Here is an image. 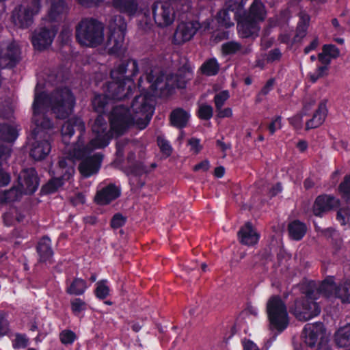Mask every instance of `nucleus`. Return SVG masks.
Instances as JSON below:
<instances>
[{"mask_svg":"<svg viewBox=\"0 0 350 350\" xmlns=\"http://www.w3.org/2000/svg\"><path fill=\"white\" fill-rule=\"evenodd\" d=\"M217 21L219 23L226 27H229L234 25L233 21H231L230 17L229 12L225 10H221L217 14Z\"/></svg>","mask_w":350,"mask_h":350,"instance_id":"37","label":"nucleus"},{"mask_svg":"<svg viewBox=\"0 0 350 350\" xmlns=\"http://www.w3.org/2000/svg\"><path fill=\"white\" fill-rule=\"evenodd\" d=\"M282 128L281 117L277 116L273 118L271 123L268 126L269 131L273 135L276 131Z\"/></svg>","mask_w":350,"mask_h":350,"instance_id":"47","label":"nucleus"},{"mask_svg":"<svg viewBox=\"0 0 350 350\" xmlns=\"http://www.w3.org/2000/svg\"><path fill=\"white\" fill-rule=\"evenodd\" d=\"M338 204V200L335 198L327 195L320 196L316 199L313 211L315 215L321 216L323 213L331 210Z\"/></svg>","mask_w":350,"mask_h":350,"instance_id":"18","label":"nucleus"},{"mask_svg":"<svg viewBox=\"0 0 350 350\" xmlns=\"http://www.w3.org/2000/svg\"><path fill=\"white\" fill-rule=\"evenodd\" d=\"M297 147L301 151H304L307 148V144L305 141H301L297 144Z\"/></svg>","mask_w":350,"mask_h":350,"instance_id":"62","label":"nucleus"},{"mask_svg":"<svg viewBox=\"0 0 350 350\" xmlns=\"http://www.w3.org/2000/svg\"><path fill=\"white\" fill-rule=\"evenodd\" d=\"M290 123L296 129H299L302 126V117L300 115H297L289 120Z\"/></svg>","mask_w":350,"mask_h":350,"instance_id":"53","label":"nucleus"},{"mask_svg":"<svg viewBox=\"0 0 350 350\" xmlns=\"http://www.w3.org/2000/svg\"><path fill=\"white\" fill-rule=\"evenodd\" d=\"M113 4L120 12L129 16L135 14L138 9L136 0H113Z\"/></svg>","mask_w":350,"mask_h":350,"instance_id":"23","label":"nucleus"},{"mask_svg":"<svg viewBox=\"0 0 350 350\" xmlns=\"http://www.w3.org/2000/svg\"><path fill=\"white\" fill-rule=\"evenodd\" d=\"M327 113L326 102L323 100L319 103L318 109L314 112L312 118L307 122L306 129H314L321 125L325 120Z\"/></svg>","mask_w":350,"mask_h":350,"instance_id":"20","label":"nucleus"},{"mask_svg":"<svg viewBox=\"0 0 350 350\" xmlns=\"http://www.w3.org/2000/svg\"><path fill=\"white\" fill-rule=\"evenodd\" d=\"M327 74V66H323L319 67L314 73L310 74V78L312 82H315L318 79L323 77Z\"/></svg>","mask_w":350,"mask_h":350,"instance_id":"45","label":"nucleus"},{"mask_svg":"<svg viewBox=\"0 0 350 350\" xmlns=\"http://www.w3.org/2000/svg\"><path fill=\"white\" fill-rule=\"evenodd\" d=\"M11 149L8 146H0V187L7 185L10 181V175L6 173L2 166L6 163L7 160L10 157Z\"/></svg>","mask_w":350,"mask_h":350,"instance_id":"21","label":"nucleus"},{"mask_svg":"<svg viewBox=\"0 0 350 350\" xmlns=\"http://www.w3.org/2000/svg\"><path fill=\"white\" fill-rule=\"evenodd\" d=\"M267 313L271 330L279 332L284 330L288 324V316L285 304L280 297H271L267 303Z\"/></svg>","mask_w":350,"mask_h":350,"instance_id":"8","label":"nucleus"},{"mask_svg":"<svg viewBox=\"0 0 350 350\" xmlns=\"http://www.w3.org/2000/svg\"><path fill=\"white\" fill-rule=\"evenodd\" d=\"M186 85V79L177 75L159 77L151 85L154 90H160L161 92L167 90L170 92L172 90L184 88Z\"/></svg>","mask_w":350,"mask_h":350,"instance_id":"13","label":"nucleus"},{"mask_svg":"<svg viewBox=\"0 0 350 350\" xmlns=\"http://www.w3.org/2000/svg\"><path fill=\"white\" fill-rule=\"evenodd\" d=\"M31 331H38L40 336H44L49 333V329H42L40 327V322H34L30 327Z\"/></svg>","mask_w":350,"mask_h":350,"instance_id":"52","label":"nucleus"},{"mask_svg":"<svg viewBox=\"0 0 350 350\" xmlns=\"http://www.w3.org/2000/svg\"><path fill=\"white\" fill-rule=\"evenodd\" d=\"M349 209L340 210L337 214V219L342 225H345L349 221Z\"/></svg>","mask_w":350,"mask_h":350,"instance_id":"48","label":"nucleus"},{"mask_svg":"<svg viewBox=\"0 0 350 350\" xmlns=\"http://www.w3.org/2000/svg\"><path fill=\"white\" fill-rule=\"evenodd\" d=\"M200 25L196 21L182 22L178 24L174 35L176 44H182L190 40L196 33Z\"/></svg>","mask_w":350,"mask_h":350,"instance_id":"14","label":"nucleus"},{"mask_svg":"<svg viewBox=\"0 0 350 350\" xmlns=\"http://www.w3.org/2000/svg\"><path fill=\"white\" fill-rule=\"evenodd\" d=\"M19 59L20 51L18 44L12 42L1 51L0 67H12L19 61Z\"/></svg>","mask_w":350,"mask_h":350,"instance_id":"15","label":"nucleus"},{"mask_svg":"<svg viewBox=\"0 0 350 350\" xmlns=\"http://www.w3.org/2000/svg\"><path fill=\"white\" fill-rule=\"evenodd\" d=\"M239 48L240 46L238 43L230 42L223 44L222 51L225 54H230L237 51Z\"/></svg>","mask_w":350,"mask_h":350,"instance_id":"46","label":"nucleus"},{"mask_svg":"<svg viewBox=\"0 0 350 350\" xmlns=\"http://www.w3.org/2000/svg\"><path fill=\"white\" fill-rule=\"evenodd\" d=\"M79 42L88 46H96L104 41V25L97 20L85 18L77 28Z\"/></svg>","mask_w":350,"mask_h":350,"instance_id":"5","label":"nucleus"},{"mask_svg":"<svg viewBox=\"0 0 350 350\" xmlns=\"http://www.w3.org/2000/svg\"><path fill=\"white\" fill-rule=\"evenodd\" d=\"M88 286L85 280L77 278L73 280L70 285L67 288V293L72 295H79L83 294Z\"/></svg>","mask_w":350,"mask_h":350,"instance_id":"30","label":"nucleus"},{"mask_svg":"<svg viewBox=\"0 0 350 350\" xmlns=\"http://www.w3.org/2000/svg\"><path fill=\"white\" fill-rule=\"evenodd\" d=\"M339 191L342 198L350 202V174L345 176L344 181L340 185Z\"/></svg>","mask_w":350,"mask_h":350,"instance_id":"36","label":"nucleus"},{"mask_svg":"<svg viewBox=\"0 0 350 350\" xmlns=\"http://www.w3.org/2000/svg\"><path fill=\"white\" fill-rule=\"evenodd\" d=\"M282 190V187L280 186V185L278 184L276 185L275 186H274L271 191V196H275L277 195L278 193H279Z\"/></svg>","mask_w":350,"mask_h":350,"instance_id":"60","label":"nucleus"},{"mask_svg":"<svg viewBox=\"0 0 350 350\" xmlns=\"http://www.w3.org/2000/svg\"><path fill=\"white\" fill-rule=\"evenodd\" d=\"M274 85V80L270 79L269 80L265 85L263 87V88L261 90V94L266 95L273 88Z\"/></svg>","mask_w":350,"mask_h":350,"instance_id":"56","label":"nucleus"},{"mask_svg":"<svg viewBox=\"0 0 350 350\" xmlns=\"http://www.w3.org/2000/svg\"><path fill=\"white\" fill-rule=\"evenodd\" d=\"M198 113L202 119H210L213 116V108L210 105H202L199 108Z\"/></svg>","mask_w":350,"mask_h":350,"instance_id":"42","label":"nucleus"},{"mask_svg":"<svg viewBox=\"0 0 350 350\" xmlns=\"http://www.w3.org/2000/svg\"><path fill=\"white\" fill-rule=\"evenodd\" d=\"M249 310L252 314L256 315L258 314V309L255 307H250Z\"/></svg>","mask_w":350,"mask_h":350,"instance_id":"64","label":"nucleus"},{"mask_svg":"<svg viewBox=\"0 0 350 350\" xmlns=\"http://www.w3.org/2000/svg\"><path fill=\"white\" fill-rule=\"evenodd\" d=\"M304 293L295 301L291 312L298 320L306 321L320 314V307L315 300L321 295L329 300L338 298L343 303H350V279L336 285L333 278H327L318 287L314 282H310Z\"/></svg>","mask_w":350,"mask_h":350,"instance_id":"3","label":"nucleus"},{"mask_svg":"<svg viewBox=\"0 0 350 350\" xmlns=\"http://www.w3.org/2000/svg\"><path fill=\"white\" fill-rule=\"evenodd\" d=\"M304 337L306 344L310 347H317L321 349L327 342V336L322 323L306 325Z\"/></svg>","mask_w":350,"mask_h":350,"instance_id":"10","label":"nucleus"},{"mask_svg":"<svg viewBox=\"0 0 350 350\" xmlns=\"http://www.w3.org/2000/svg\"><path fill=\"white\" fill-rule=\"evenodd\" d=\"M299 22L297 29V38H302L306 34L307 28L310 23V16L308 14L301 12L299 16Z\"/></svg>","mask_w":350,"mask_h":350,"instance_id":"31","label":"nucleus"},{"mask_svg":"<svg viewBox=\"0 0 350 350\" xmlns=\"http://www.w3.org/2000/svg\"><path fill=\"white\" fill-rule=\"evenodd\" d=\"M127 66V63L123 62L112 70L111 76L113 81L107 86V94L96 95L92 100L93 107L96 111H103L105 106L107 104V97L122 99L131 91L133 83L130 79L124 77Z\"/></svg>","mask_w":350,"mask_h":350,"instance_id":"4","label":"nucleus"},{"mask_svg":"<svg viewBox=\"0 0 350 350\" xmlns=\"http://www.w3.org/2000/svg\"><path fill=\"white\" fill-rule=\"evenodd\" d=\"M260 234L256 232L250 222H247L238 232V239L243 245L252 246L256 244Z\"/></svg>","mask_w":350,"mask_h":350,"instance_id":"16","label":"nucleus"},{"mask_svg":"<svg viewBox=\"0 0 350 350\" xmlns=\"http://www.w3.org/2000/svg\"><path fill=\"white\" fill-rule=\"evenodd\" d=\"M125 25L120 23L118 26L111 24L107 38L103 44L105 49L109 53L116 54L124 48Z\"/></svg>","mask_w":350,"mask_h":350,"instance_id":"9","label":"nucleus"},{"mask_svg":"<svg viewBox=\"0 0 350 350\" xmlns=\"http://www.w3.org/2000/svg\"><path fill=\"white\" fill-rule=\"evenodd\" d=\"M74 126L80 132L83 131L85 129L84 123L80 118H74L65 122L62 129V134L63 135L65 143L67 142L66 137H70L73 135Z\"/></svg>","mask_w":350,"mask_h":350,"instance_id":"22","label":"nucleus"},{"mask_svg":"<svg viewBox=\"0 0 350 350\" xmlns=\"http://www.w3.org/2000/svg\"><path fill=\"white\" fill-rule=\"evenodd\" d=\"M39 91V87L36 86L32 105L33 137L29 139L30 155L35 160L44 159L51 148L48 140L42 139L52 126L45 112L51 109L57 118H65L72 113L75 103V97L68 88L57 89L50 96Z\"/></svg>","mask_w":350,"mask_h":350,"instance_id":"2","label":"nucleus"},{"mask_svg":"<svg viewBox=\"0 0 350 350\" xmlns=\"http://www.w3.org/2000/svg\"><path fill=\"white\" fill-rule=\"evenodd\" d=\"M29 344L28 338L22 334H16L13 341V347L14 348H25Z\"/></svg>","mask_w":350,"mask_h":350,"instance_id":"43","label":"nucleus"},{"mask_svg":"<svg viewBox=\"0 0 350 350\" xmlns=\"http://www.w3.org/2000/svg\"><path fill=\"white\" fill-rule=\"evenodd\" d=\"M38 252L42 261L46 262L50 260L53 253L51 247V240L49 238L43 237L39 241Z\"/></svg>","mask_w":350,"mask_h":350,"instance_id":"25","label":"nucleus"},{"mask_svg":"<svg viewBox=\"0 0 350 350\" xmlns=\"http://www.w3.org/2000/svg\"><path fill=\"white\" fill-rule=\"evenodd\" d=\"M219 70V64L216 59H211L202 66V71L207 75H214Z\"/></svg>","mask_w":350,"mask_h":350,"instance_id":"34","label":"nucleus"},{"mask_svg":"<svg viewBox=\"0 0 350 350\" xmlns=\"http://www.w3.org/2000/svg\"><path fill=\"white\" fill-rule=\"evenodd\" d=\"M335 146H336V148L337 149H338V150H339L340 148V149H346V148H347V142H344V141L341 140V141H339L338 142H336V143L335 144Z\"/></svg>","mask_w":350,"mask_h":350,"instance_id":"61","label":"nucleus"},{"mask_svg":"<svg viewBox=\"0 0 350 350\" xmlns=\"http://www.w3.org/2000/svg\"><path fill=\"white\" fill-rule=\"evenodd\" d=\"M215 176L217 178H221L225 173V170L223 167L219 166L215 169Z\"/></svg>","mask_w":350,"mask_h":350,"instance_id":"58","label":"nucleus"},{"mask_svg":"<svg viewBox=\"0 0 350 350\" xmlns=\"http://www.w3.org/2000/svg\"><path fill=\"white\" fill-rule=\"evenodd\" d=\"M40 327L43 330V329H49V332H50V324L49 323H47L46 324V326L45 327L44 324V323H42L41 322H40Z\"/></svg>","mask_w":350,"mask_h":350,"instance_id":"63","label":"nucleus"},{"mask_svg":"<svg viewBox=\"0 0 350 350\" xmlns=\"http://www.w3.org/2000/svg\"><path fill=\"white\" fill-rule=\"evenodd\" d=\"M9 332L8 321L5 318V313L0 311V338Z\"/></svg>","mask_w":350,"mask_h":350,"instance_id":"44","label":"nucleus"},{"mask_svg":"<svg viewBox=\"0 0 350 350\" xmlns=\"http://www.w3.org/2000/svg\"><path fill=\"white\" fill-rule=\"evenodd\" d=\"M243 350H259L257 345L250 340H243Z\"/></svg>","mask_w":350,"mask_h":350,"instance_id":"54","label":"nucleus"},{"mask_svg":"<svg viewBox=\"0 0 350 350\" xmlns=\"http://www.w3.org/2000/svg\"><path fill=\"white\" fill-rule=\"evenodd\" d=\"M189 144L190 146L191 150H192L195 153L199 152L202 149V146L200 145V140L198 139H191L189 141Z\"/></svg>","mask_w":350,"mask_h":350,"instance_id":"50","label":"nucleus"},{"mask_svg":"<svg viewBox=\"0 0 350 350\" xmlns=\"http://www.w3.org/2000/svg\"><path fill=\"white\" fill-rule=\"evenodd\" d=\"M150 102V96L141 94L135 98L130 110L122 106L115 107L110 116V129L102 116L96 118L92 126V138L89 144L85 146L84 141L80 137L72 154V157L82 159L79 169L83 176H90L98 171L102 157L99 153L92 152L93 150L107 146L113 133H121L132 124L140 129L148 125L153 113Z\"/></svg>","mask_w":350,"mask_h":350,"instance_id":"1","label":"nucleus"},{"mask_svg":"<svg viewBox=\"0 0 350 350\" xmlns=\"http://www.w3.org/2000/svg\"><path fill=\"white\" fill-rule=\"evenodd\" d=\"M217 112V116L219 118H230L232 116V111L231 108H225L222 109L221 108H216Z\"/></svg>","mask_w":350,"mask_h":350,"instance_id":"51","label":"nucleus"},{"mask_svg":"<svg viewBox=\"0 0 350 350\" xmlns=\"http://www.w3.org/2000/svg\"><path fill=\"white\" fill-rule=\"evenodd\" d=\"M109 287L106 280L100 281L96 283L95 294L98 298L104 299L107 297L109 294Z\"/></svg>","mask_w":350,"mask_h":350,"instance_id":"35","label":"nucleus"},{"mask_svg":"<svg viewBox=\"0 0 350 350\" xmlns=\"http://www.w3.org/2000/svg\"><path fill=\"white\" fill-rule=\"evenodd\" d=\"M210 167L209 162L207 160L203 161L201 163L196 165L193 167L195 171H202L206 172Z\"/></svg>","mask_w":350,"mask_h":350,"instance_id":"55","label":"nucleus"},{"mask_svg":"<svg viewBox=\"0 0 350 350\" xmlns=\"http://www.w3.org/2000/svg\"><path fill=\"white\" fill-rule=\"evenodd\" d=\"M319 44V41L317 39H314L309 46H306L305 49H304V52L305 53H310L311 51L317 48V46H318Z\"/></svg>","mask_w":350,"mask_h":350,"instance_id":"57","label":"nucleus"},{"mask_svg":"<svg viewBox=\"0 0 350 350\" xmlns=\"http://www.w3.org/2000/svg\"><path fill=\"white\" fill-rule=\"evenodd\" d=\"M152 10L154 22L158 27H165L174 21L175 12L168 2H157L152 5Z\"/></svg>","mask_w":350,"mask_h":350,"instance_id":"11","label":"nucleus"},{"mask_svg":"<svg viewBox=\"0 0 350 350\" xmlns=\"http://www.w3.org/2000/svg\"><path fill=\"white\" fill-rule=\"evenodd\" d=\"M288 232L290 236L295 240L301 239L306 232V227L304 224L295 221L288 226Z\"/></svg>","mask_w":350,"mask_h":350,"instance_id":"27","label":"nucleus"},{"mask_svg":"<svg viewBox=\"0 0 350 350\" xmlns=\"http://www.w3.org/2000/svg\"><path fill=\"white\" fill-rule=\"evenodd\" d=\"M74 166V161L72 159H61L58 164L52 169L51 172L53 178L42 187V192L46 194L55 192L64 185L65 181L69 180L73 176Z\"/></svg>","mask_w":350,"mask_h":350,"instance_id":"7","label":"nucleus"},{"mask_svg":"<svg viewBox=\"0 0 350 350\" xmlns=\"http://www.w3.org/2000/svg\"><path fill=\"white\" fill-rule=\"evenodd\" d=\"M20 194H31L38 187V177L33 168L23 170L18 178Z\"/></svg>","mask_w":350,"mask_h":350,"instance_id":"12","label":"nucleus"},{"mask_svg":"<svg viewBox=\"0 0 350 350\" xmlns=\"http://www.w3.org/2000/svg\"><path fill=\"white\" fill-rule=\"evenodd\" d=\"M190 115L181 109H177L171 113L172 124L177 128L185 126L189 120Z\"/></svg>","mask_w":350,"mask_h":350,"instance_id":"24","label":"nucleus"},{"mask_svg":"<svg viewBox=\"0 0 350 350\" xmlns=\"http://www.w3.org/2000/svg\"><path fill=\"white\" fill-rule=\"evenodd\" d=\"M119 189L113 185H109L98 191L95 196V201L98 204H107L120 196Z\"/></svg>","mask_w":350,"mask_h":350,"instance_id":"19","label":"nucleus"},{"mask_svg":"<svg viewBox=\"0 0 350 350\" xmlns=\"http://www.w3.org/2000/svg\"><path fill=\"white\" fill-rule=\"evenodd\" d=\"M22 219L23 216L15 208H10V211L5 213L3 215V221L6 226H10L13 224L15 220L21 221Z\"/></svg>","mask_w":350,"mask_h":350,"instance_id":"33","label":"nucleus"},{"mask_svg":"<svg viewBox=\"0 0 350 350\" xmlns=\"http://www.w3.org/2000/svg\"><path fill=\"white\" fill-rule=\"evenodd\" d=\"M79 3L83 5H89L91 3L96 4L103 0H77Z\"/></svg>","mask_w":350,"mask_h":350,"instance_id":"59","label":"nucleus"},{"mask_svg":"<svg viewBox=\"0 0 350 350\" xmlns=\"http://www.w3.org/2000/svg\"><path fill=\"white\" fill-rule=\"evenodd\" d=\"M75 339V334L70 330H64L60 334L61 342L64 345L72 344Z\"/></svg>","mask_w":350,"mask_h":350,"instance_id":"40","label":"nucleus"},{"mask_svg":"<svg viewBox=\"0 0 350 350\" xmlns=\"http://www.w3.org/2000/svg\"><path fill=\"white\" fill-rule=\"evenodd\" d=\"M157 142L162 152L166 156L170 155L172 149L169 142L163 137H159L157 139Z\"/></svg>","mask_w":350,"mask_h":350,"instance_id":"41","label":"nucleus"},{"mask_svg":"<svg viewBox=\"0 0 350 350\" xmlns=\"http://www.w3.org/2000/svg\"><path fill=\"white\" fill-rule=\"evenodd\" d=\"M23 194H20V189L18 186L14 187L10 190L0 193V202H12L17 200Z\"/></svg>","mask_w":350,"mask_h":350,"instance_id":"32","label":"nucleus"},{"mask_svg":"<svg viewBox=\"0 0 350 350\" xmlns=\"http://www.w3.org/2000/svg\"><path fill=\"white\" fill-rule=\"evenodd\" d=\"M17 135L16 127L7 124L0 125V139L12 142L17 137Z\"/></svg>","mask_w":350,"mask_h":350,"instance_id":"29","label":"nucleus"},{"mask_svg":"<svg viewBox=\"0 0 350 350\" xmlns=\"http://www.w3.org/2000/svg\"><path fill=\"white\" fill-rule=\"evenodd\" d=\"M124 223L125 218L120 214H116L111 220V226L113 228H118L123 226Z\"/></svg>","mask_w":350,"mask_h":350,"instance_id":"49","label":"nucleus"},{"mask_svg":"<svg viewBox=\"0 0 350 350\" xmlns=\"http://www.w3.org/2000/svg\"><path fill=\"white\" fill-rule=\"evenodd\" d=\"M55 33L54 29H42L36 32L32 37V44L35 49L41 51L51 45Z\"/></svg>","mask_w":350,"mask_h":350,"instance_id":"17","label":"nucleus"},{"mask_svg":"<svg viewBox=\"0 0 350 350\" xmlns=\"http://www.w3.org/2000/svg\"><path fill=\"white\" fill-rule=\"evenodd\" d=\"M338 49L334 45H325L323 48V52L319 55V60L325 64H329L330 58H336L339 55Z\"/></svg>","mask_w":350,"mask_h":350,"instance_id":"28","label":"nucleus"},{"mask_svg":"<svg viewBox=\"0 0 350 350\" xmlns=\"http://www.w3.org/2000/svg\"><path fill=\"white\" fill-rule=\"evenodd\" d=\"M266 16L265 7L260 0H254L252 4L248 16L238 22V31L243 38L256 34L259 30L258 23Z\"/></svg>","mask_w":350,"mask_h":350,"instance_id":"6","label":"nucleus"},{"mask_svg":"<svg viewBox=\"0 0 350 350\" xmlns=\"http://www.w3.org/2000/svg\"><path fill=\"white\" fill-rule=\"evenodd\" d=\"M230 94L228 91L224 90L217 93L214 98L216 108H221L225 102L229 98Z\"/></svg>","mask_w":350,"mask_h":350,"instance_id":"38","label":"nucleus"},{"mask_svg":"<svg viewBox=\"0 0 350 350\" xmlns=\"http://www.w3.org/2000/svg\"><path fill=\"white\" fill-rule=\"evenodd\" d=\"M335 340L340 347L350 345V324L340 327L336 332Z\"/></svg>","mask_w":350,"mask_h":350,"instance_id":"26","label":"nucleus"},{"mask_svg":"<svg viewBox=\"0 0 350 350\" xmlns=\"http://www.w3.org/2000/svg\"><path fill=\"white\" fill-rule=\"evenodd\" d=\"M71 309L75 314L79 315L85 310V303L81 299H74L71 301Z\"/></svg>","mask_w":350,"mask_h":350,"instance_id":"39","label":"nucleus"}]
</instances>
